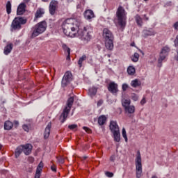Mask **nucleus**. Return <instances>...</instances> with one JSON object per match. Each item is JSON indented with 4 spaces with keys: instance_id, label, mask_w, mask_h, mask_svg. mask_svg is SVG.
Returning <instances> with one entry per match:
<instances>
[{
    "instance_id": "34",
    "label": "nucleus",
    "mask_w": 178,
    "mask_h": 178,
    "mask_svg": "<svg viewBox=\"0 0 178 178\" xmlns=\"http://www.w3.org/2000/svg\"><path fill=\"white\" fill-rule=\"evenodd\" d=\"M122 137L124 138L125 142L127 143V134H126V129L122 128Z\"/></svg>"
},
{
    "instance_id": "16",
    "label": "nucleus",
    "mask_w": 178,
    "mask_h": 178,
    "mask_svg": "<svg viewBox=\"0 0 178 178\" xmlns=\"http://www.w3.org/2000/svg\"><path fill=\"white\" fill-rule=\"evenodd\" d=\"M110 130L112 131V133H115V131H120L118 122H116L115 121H111Z\"/></svg>"
},
{
    "instance_id": "21",
    "label": "nucleus",
    "mask_w": 178,
    "mask_h": 178,
    "mask_svg": "<svg viewBox=\"0 0 178 178\" xmlns=\"http://www.w3.org/2000/svg\"><path fill=\"white\" fill-rule=\"evenodd\" d=\"M125 113H129L131 115V113H134L136 112V107L134 106H128L127 107L124 108Z\"/></svg>"
},
{
    "instance_id": "30",
    "label": "nucleus",
    "mask_w": 178,
    "mask_h": 178,
    "mask_svg": "<svg viewBox=\"0 0 178 178\" xmlns=\"http://www.w3.org/2000/svg\"><path fill=\"white\" fill-rule=\"evenodd\" d=\"M130 104H131V101H130V99H123L122 100V104L124 108H127V106H130Z\"/></svg>"
},
{
    "instance_id": "22",
    "label": "nucleus",
    "mask_w": 178,
    "mask_h": 178,
    "mask_svg": "<svg viewBox=\"0 0 178 178\" xmlns=\"http://www.w3.org/2000/svg\"><path fill=\"white\" fill-rule=\"evenodd\" d=\"M131 86L133 87V88H137V87H140V86H141V81L138 80V79L132 80L131 81Z\"/></svg>"
},
{
    "instance_id": "43",
    "label": "nucleus",
    "mask_w": 178,
    "mask_h": 178,
    "mask_svg": "<svg viewBox=\"0 0 178 178\" xmlns=\"http://www.w3.org/2000/svg\"><path fill=\"white\" fill-rule=\"evenodd\" d=\"M115 159H116V157L115 156V155L111 156V157H110V161H111V162H115Z\"/></svg>"
},
{
    "instance_id": "11",
    "label": "nucleus",
    "mask_w": 178,
    "mask_h": 178,
    "mask_svg": "<svg viewBox=\"0 0 178 178\" xmlns=\"http://www.w3.org/2000/svg\"><path fill=\"white\" fill-rule=\"evenodd\" d=\"M58 3L57 1L52 0L49 6V12L51 16H54L56 12V9H58Z\"/></svg>"
},
{
    "instance_id": "51",
    "label": "nucleus",
    "mask_w": 178,
    "mask_h": 178,
    "mask_svg": "<svg viewBox=\"0 0 178 178\" xmlns=\"http://www.w3.org/2000/svg\"><path fill=\"white\" fill-rule=\"evenodd\" d=\"M147 102L145 101V97H143L142 100L140 101L141 105H144Z\"/></svg>"
},
{
    "instance_id": "55",
    "label": "nucleus",
    "mask_w": 178,
    "mask_h": 178,
    "mask_svg": "<svg viewBox=\"0 0 178 178\" xmlns=\"http://www.w3.org/2000/svg\"><path fill=\"white\" fill-rule=\"evenodd\" d=\"M131 47H136V43L134 42L131 43Z\"/></svg>"
},
{
    "instance_id": "29",
    "label": "nucleus",
    "mask_w": 178,
    "mask_h": 178,
    "mask_svg": "<svg viewBox=\"0 0 178 178\" xmlns=\"http://www.w3.org/2000/svg\"><path fill=\"white\" fill-rule=\"evenodd\" d=\"M23 152V149L22 147V145L17 147L15 152V158H18L20 156V154Z\"/></svg>"
},
{
    "instance_id": "38",
    "label": "nucleus",
    "mask_w": 178,
    "mask_h": 178,
    "mask_svg": "<svg viewBox=\"0 0 178 178\" xmlns=\"http://www.w3.org/2000/svg\"><path fill=\"white\" fill-rule=\"evenodd\" d=\"M23 130H24V131H26L27 133H29L30 128L29 127V125L27 124H24L22 126Z\"/></svg>"
},
{
    "instance_id": "7",
    "label": "nucleus",
    "mask_w": 178,
    "mask_h": 178,
    "mask_svg": "<svg viewBox=\"0 0 178 178\" xmlns=\"http://www.w3.org/2000/svg\"><path fill=\"white\" fill-rule=\"evenodd\" d=\"M135 165L136 177L141 178V176H143V163L141 160V154L140 153V151L137 152V155L135 160Z\"/></svg>"
},
{
    "instance_id": "14",
    "label": "nucleus",
    "mask_w": 178,
    "mask_h": 178,
    "mask_svg": "<svg viewBox=\"0 0 178 178\" xmlns=\"http://www.w3.org/2000/svg\"><path fill=\"white\" fill-rule=\"evenodd\" d=\"M83 16L86 20H91V19L95 17L94 11L92 10H86L83 13Z\"/></svg>"
},
{
    "instance_id": "41",
    "label": "nucleus",
    "mask_w": 178,
    "mask_h": 178,
    "mask_svg": "<svg viewBox=\"0 0 178 178\" xmlns=\"http://www.w3.org/2000/svg\"><path fill=\"white\" fill-rule=\"evenodd\" d=\"M83 130H85V131H86V133H91V130L90 129V128L87 127H83Z\"/></svg>"
},
{
    "instance_id": "42",
    "label": "nucleus",
    "mask_w": 178,
    "mask_h": 178,
    "mask_svg": "<svg viewBox=\"0 0 178 178\" xmlns=\"http://www.w3.org/2000/svg\"><path fill=\"white\" fill-rule=\"evenodd\" d=\"M174 44L175 47H178V35L176 36L175 40H174Z\"/></svg>"
},
{
    "instance_id": "63",
    "label": "nucleus",
    "mask_w": 178,
    "mask_h": 178,
    "mask_svg": "<svg viewBox=\"0 0 178 178\" xmlns=\"http://www.w3.org/2000/svg\"><path fill=\"white\" fill-rule=\"evenodd\" d=\"M84 159H87V156H85V157H84Z\"/></svg>"
},
{
    "instance_id": "59",
    "label": "nucleus",
    "mask_w": 178,
    "mask_h": 178,
    "mask_svg": "<svg viewBox=\"0 0 178 178\" xmlns=\"http://www.w3.org/2000/svg\"><path fill=\"white\" fill-rule=\"evenodd\" d=\"M152 178H158V177H156V175H153Z\"/></svg>"
},
{
    "instance_id": "44",
    "label": "nucleus",
    "mask_w": 178,
    "mask_h": 178,
    "mask_svg": "<svg viewBox=\"0 0 178 178\" xmlns=\"http://www.w3.org/2000/svg\"><path fill=\"white\" fill-rule=\"evenodd\" d=\"M51 170H52V172H56V165H52L51 166Z\"/></svg>"
},
{
    "instance_id": "2",
    "label": "nucleus",
    "mask_w": 178,
    "mask_h": 178,
    "mask_svg": "<svg viewBox=\"0 0 178 178\" xmlns=\"http://www.w3.org/2000/svg\"><path fill=\"white\" fill-rule=\"evenodd\" d=\"M77 98L76 95L70 96L67 101V106L63 109V113L60 115V120L61 123H65L66 122V119H67V116L72 109V106H73V103L74 102V99Z\"/></svg>"
},
{
    "instance_id": "1",
    "label": "nucleus",
    "mask_w": 178,
    "mask_h": 178,
    "mask_svg": "<svg viewBox=\"0 0 178 178\" xmlns=\"http://www.w3.org/2000/svg\"><path fill=\"white\" fill-rule=\"evenodd\" d=\"M64 34L71 38L79 37L81 41L88 44L92 38V29L83 26V23L74 21L73 19H67L62 24Z\"/></svg>"
},
{
    "instance_id": "10",
    "label": "nucleus",
    "mask_w": 178,
    "mask_h": 178,
    "mask_svg": "<svg viewBox=\"0 0 178 178\" xmlns=\"http://www.w3.org/2000/svg\"><path fill=\"white\" fill-rule=\"evenodd\" d=\"M118 87L119 86L118 83L115 82H110L108 86V90L109 92L113 94V95H118V92H119Z\"/></svg>"
},
{
    "instance_id": "52",
    "label": "nucleus",
    "mask_w": 178,
    "mask_h": 178,
    "mask_svg": "<svg viewBox=\"0 0 178 178\" xmlns=\"http://www.w3.org/2000/svg\"><path fill=\"white\" fill-rule=\"evenodd\" d=\"M95 48H96L98 51H101V45H99V44H96Z\"/></svg>"
},
{
    "instance_id": "17",
    "label": "nucleus",
    "mask_w": 178,
    "mask_h": 178,
    "mask_svg": "<svg viewBox=\"0 0 178 178\" xmlns=\"http://www.w3.org/2000/svg\"><path fill=\"white\" fill-rule=\"evenodd\" d=\"M62 48L65 54H67V58H66L67 60H70V49L65 43L62 44Z\"/></svg>"
},
{
    "instance_id": "15",
    "label": "nucleus",
    "mask_w": 178,
    "mask_h": 178,
    "mask_svg": "<svg viewBox=\"0 0 178 178\" xmlns=\"http://www.w3.org/2000/svg\"><path fill=\"white\" fill-rule=\"evenodd\" d=\"M52 126V123L49 122L48 124L47 125L45 129H44V140H47L49 137V135L51 134V127Z\"/></svg>"
},
{
    "instance_id": "3",
    "label": "nucleus",
    "mask_w": 178,
    "mask_h": 178,
    "mask_svg": "<svg viewBox=\"0 0 178 178\" xmlns=\"http://www.w3.org/2000/svg\"><path fill=\"white\" fill-rule=\"evenodd\" d=\"M103 37L105 40V47L108 51H112L113 49V40L115 37L113 33L109 29L105 28L103 30Z\"/></svg>"
},
{
    "instance_id": "48",
    "label": "nucleus",
    "mask_w": 178,
    "mask_h": 178,
    "mask_svg": "<svg viewBox=\"0 0 178 178\" xmlns=\"http://www.w3.org/2000/svg\"><path fill=\"white\" fill-rule=\"evenodd\" d=\"M175 30H178V22H175L173 25Z\"/></svg>"
},
{
    "instance_id": "47",
    "label": "nucleus",
    "mask_w": 178,
    "mask_h": 178,
    "mask_svg": "<svg viewBox=\"0 0 178 178\" xmlns=\"http://www.w3.org/2000/svg\"><path fill=\"white\" fill-rule=\"evenodd\" d=\"M41 172H42V168H40L39 167H38L36 169V173L41 175Z\"/></svg>"
},
{
    "instance_id": "39",
    "label": "nucleus",
    "mask_w": 178,
    "mask_h": 178,
    "mask_svg": "<svg viewBox=\"0 0 178 178\" xmlns=\"http://www.w3.org/2000/svg\"><path fill=\"white\" fill-rule=\"evenodd\" d=\"M105 175L107 177H113V173L109 171L106 172Z\"/></svg>"
},
{
    "instance_id": "60",
    "label": "nucleus",
    "mask_w": 178,
    "mask_h": 178,
    "mask_svg": "<svg viewBox=\"0 0 178 178\" xmlns=\"http://www.w3.org/2000/svg\"><path fill=\"white\" fill-rule=\"evenodd\" d=\"M2 149V145H0V151Z\"/></svg>"
},
{
    "instance_id": "4",
    "label": "nucleus",
    "mask_w": 178,
    "mask_h": 178,
    "mask_svg": "<svg viewBox=\"0 0 178 178\" xmlns=\"http://www.w3.org/2000/svg\"><path fill=\"white\" fill-rule=\"evenodd\" d=\"M45 30H47V22L45 21L38 23L33 27L31 38H35V37H38V35H40V34H42Z\"/></svg>"
},
{
    "instance_id": "33",
    "label": "nucleus",
    "mask_w": 178,
    "mask_h": 178,
    "mask_svg": "<svg viewBox=\"0 0 178 178\" xmlns=\"http://www.w3.org/2000/svg\"><path fill=\"white\" fill-rule=\"evenodd\" d=\"M138 59H140V54H138V53H134L131 56L132 62H138Z\"/></svg>"
},
{
    "instance_id": "12",
    "label": "nucleus",
    "mask_w": 178,
    "mask_h": 178,
    "mask_svg": "<svg viewBox=\"0 0 178 178\" xmlns=\"http://www.w3.org/2000/svg\"><path fill=\"white\" fill-rule=\"evenodd\" d=\"M22 148V152L25 155H30L31 154V151H33V145L30 143H27L26 145H21Z\"/></svg>"
},
{
    "instance_id": "24",
    "label": "nucleus",
    "mask_w": 178,
    "mask_h": 178,
    "mask_svg": "<svg viewBox=\"0 0 178 178\" xmlns=\"http://www.w3.org/2000/svg\"><path fill=\"white\" fill-rule=\"evenodd\" d=\"M114 141L119 143L120 141V131H115L113 132Z\"/></svg>"
},
{
    "instance_id": "58",
    "label": "nucleus",
    "mask_w": 178,
    "mask_h": 178,
    "mask_svg": "<svg viewBox=\"0 0 178 178\" xmlns=\"http://www.w3.org/2000/svg\"><path fill=\"white\" fill-rule=\"evenodd\" d=\"M28 172H29L30 173H31L33 172V169L30 168L29 170H28Z\"/></svg>"
},
{
    "instance_id": "56",
    "label": "nucleus",
    "mask_w": 178,
    "mask_h": 178,
    "mask_svg": "<svg viewBox=\"0 0 178 178\" xmlns=\"http://www.w3.org/2000/svg\"><path fill=\"white\" fill-rule=\"evenodd\" d=\"M139 51L140 52V54H142L143 55H144V51L141 49H139Z\"/></svg>"
},
{
    "instance_id": "45",
    "label": "nucleus",
    "mask_w": 178,
    "mask_h": 178,
    "mask_svg": "<svg viewBox=\"0 0 178 178\" xmlns=\"http://www.w3.org/2000/svg\"><path fill=\"white\" fill-rule=\"evenodd\" d=\"M102 104H104V100L99 99V100L97 102V106H101V105H102Z\"/></svg>"
},
{
    "instance_id": "35",
    "label": "nucleus",
    "mask_w": 178,
    "mask_h": 178,
    "mask_svg": "<svg viewBox=\"0 0 178 178\" xmlns=\"http://www.w3.org/2000/svg\"><path fill=\"white\" fill-rule=\"evenodd\" d=\"M131 98L133 101H137L138 99V95H137L136 93H131Z\"/></svg>"
},
{
    "instance_id": "28",
    "label": "nucleus",
    "mask_w": 178,
    "mask_h": 178,
    "mask_svg": "<svg viewBox=\"0 0 178 178\" xmlns=\"http://www.w3.org/2000/svg\"><path fill=\"white\" fill-rule=\"evenodd\" d=\"M105 122H106V117L105 115H101L98 118V124L100 126H103V124H105Z\"/></svg>"
},
{
    "instance_id": "27",
    "label": "nucleus",
    "mask_w": 178,
    "mask_h": 178,
    "mask_svg": "<svg viewBox=\"0 0 178 178\" xmlns=\"http://www.w3.org/2000/svg\"><path fill=\"white\" fill-rule=\"evenodd\" d=\"M135 20L139 27H141L143 26V18L141 17V16H140V15H136L135 16Z\"/></svg>"
},
{
    "instance_id": "18",
    "label": "nucleus",
    "mask_w": 178,
    "mask_h": 178,
    "mask_svg": "<svg viewBox=\"0 0 178 178\" xmlns=\"http://www.w3.org/2000/svg\"><path fill=\"white\" fill-rule=\"evenodd\" d=\"M45 13V10L44 8H38L36 13H35V19H40V17H42L43 15Z\"/></svg>"
},
{
    "instance_id": "36",
    "label": "nucleus",
    "mask_w": 178,
    "mask_h": 178,
    "mask_svg": "<svg viewBox=\"0 0 178 178\" xmlns=\"http://www.w3.org/2000/svg\"><path fill=\"white\" fill-rule=\"evenodd\" d=\"M122 91H127V88H129V85L127 83H123L122 85Z\"/></svg>"
},
{
    "instance_id": "13",
    "label": "nucleus",
    "mask_w": 178,
    "mask_h": 178,
    "mask_svg": "<svg viewBox=\"0 0 178 178\" xmlns=\"http://www.w3.org/2000/svg\"><path fill=\"white\" fill-rule=\"evenodd\" d=\"M26 3H21L17 9V16H22V15H24L26 13Z\"/></svg>"
},
{
    "instance_id": "20",
    "label": "nucleus",
    "mask_w": 178,
    "mask_h": 178,
    "mask_svg": "<svg viewBox=\"0 0 178 178\" xmlns=\"http://www.w3.org/2000/svg\"><path fill=\"white\" fill-rule=\"evenodd\" d=\"M13 49V44L10 43L7 44L4 48V55H9L12 50Z\"/></svg>"
},
{
    "instance_id": "25",
    "label": "nucleus",
    "mask_w": 178,
    "mask_h": 178,
    "mask_svg": "<svg viewBox=\"0 0 178 178\" xmlns=\"http://www.w3.org/2000/svg\"><path fill=\"white\" fill-rule=\"evenodd\" d=\"M127 73L129 76H134L136 74V68L134 66H129L127 67Z\"/></svg>"
},
{
    "instance_id": "53",
    "label": "nucleus",
    "mask_w": 178,
    "mask_h": 178,
    "mask_svg": "<svg viewBox=\"0 0 178 178\" xmlns=\"http://www.w3.org/2000/svg\"><path fill=\"white\" fill-rule=\"evenodd\" d=\"M40 176H41V174H38V173L35 172V178H40Z\"/></svg>"
},
{
    "instance_id": "40",
    "label": "nucleus",
    "mask_w": 178,
    "mask_h": 178,
    "mask_svg": "<svg viewBox=\"0 0 178 178\" xmlns=\"http://www.w3.org/2000/svg\"><path fill=\"white\" fill-rule=\"evenodd\" d=\"M28 161L30 163H34V157L33 156H29L28 158Z\"/></svg>"
},
{
    "instance_id": "64",
    "label": "nucleus",
    "mask_w": 178,
    "mask_h": 178,
    "mask_svg": "<svg viewBox=\"0 0 178 178\" xmlns=\"http://www.w3.org/2000/svg\"><path fill=\"white\" fill-rule=\"evenodd\" d=\"M61 163H63V161H62Z\"/></svg>"
},
{
    "instance_id": "8",
    "label": "nucleus",
    "mask_w": 178,
    "mask_h": 178,
    "mask_svg": "<svg viewBox=\"0 0 178 178\" xmlns=\"http://www.w3.org/2000/svg\"><path fill=\"white\" fill-rule=\"evenodd\" d=\"M169 52H170V48L169 47L165 46L161 49V51L159 54V58L158 59V67H162V62L166 59V56L169 55Z\"/></svg>"
},
{
    "instance_id": "57",
    "label": "nucleus",
    "mask_w": 178,
    "mask_h": 178,
    "mask_svg": "<svg viewBox=\"0 0 178 178\" xmlns=\"http://www.w3.org/2000/svg\"><path fill=\"white\" fill-rule=\"evenodd\" d=\"M24 2H26V3H29V2H30V0H24Z\"/></svg>"
},
{
    "instance_id": "9",
    "label": "nucleus",
    "mask_w": 178,
    "mask_h": 178,
    "mask_svg": "<svg viewBox=\"0 0 178 178\" xmlns=\"http://www.w3.org/2000/svg\"><path fill=\"white\" fill-rule=\"evenodd\" d=\"M73 80V75L72 74V72H66L63 77L62 81H61V86L63 88L65 87H67L70 83H72Z\"/></svg>"
},
{
    "instance_id": "62",
    "label": "nucleus",
    "mask_w": 178,
    "mask_h": 178,
    "mask_svg": "<svg viewBox=\"0 0 178 178\" xmlns=\"http://www.w3.org/2000/svg\"><path fill=\"white\" fill-rule=\"evenodd\" d=\"M1 84L4 85L5 83L3 81H1Z\"/></svg>"
},
{
    "instance_id": "19",
    "label": "nucleus",
    "mask_w": 178,
    "mask_h": 178,
    "mask_svg": "<svg viewBox=\"0 0 178 178\" xmlns=\"http://www.w3.org/2000/svg\"><path fill=\"white\" fill-rule=\"evenodd\" d=\"M97 91H98V88L92 86V88H90L88 90V95L91 98H94V96L97 95Z\"/></svg>"
},
{
    "instance_id": "23",
    "label": "nucleus",
    "mask_w": 178,
    "mask_h": 178,
    "mask_svg": "<svg viewBox=\"0 0 178 178\" xmlns=\"http://www.w3.org/2000/svg\"><path fill=\"white\" fill-rule=\"evenodd\" d=\"M13 127V122L7 120L4 122V130H12Z\"/></svg>"
},
{
    "instance_id": "32",
    "label": "nucleus",
    "mask_w": 178,
    "mask_h": 178,
    "mask_svg": "<svg viewBox=\"0 0 178 178\" xmlns=\"http://www.w3.org/2000/svg\"><path fill=\"white\" fill-rule=\"evenodd\" d=\"M6 12L8 15H10V13H12V3L10 1H8L6 3Z\"/></svg>"
},
{
    "instance_id": "50",
    "label": "nucleus",
    "mask_w": 178,
    "mask_h": 178,
    "mask_svg": "<svg viewBox=\"0 0 178 178\" xmlns=\"http://www.w3.org/2000/svg\"><path fill=\"white\" fill-rule=\"evenodd\" d=\"M143 19L145 20L146 22H148L149 20V17H147V15H143Z\"/></svg>"
},
{
    "instance_id": "6",
    "label": "nucleus",
    "mask_w": 178,
    "mask_h": 178,
    "mask_svg": "<svg viewBox=\"0 0 178 178\" xmlns=\"http://www.w3.org/2000/svg\"><path fill=\"white\" fill-rule=\"evenodd\" d=\"M27 23V19L23 17H16L11 24V31H16V30H20L23 24Z\"/></svg>"
},
{
    "instance_id": "5",
    "label": "nucleus",
    "mask_w": 178,
    "mask_h": 178,
    "mask_svg": "<svg viewBox=\"0 0 178 178\" xmlns=\"http://www.w3.org/2000/svg\"><path fill=\"white\" fill-rule=\"evenodd\" d=\"M124 12V8H123V7L121 6L118 7L116 12L118 24L120 26L121 29H124L126 27V14Z\"/></svg>"
},
{
    "instance_id": "46",
    "label": "nucleus",
    "mask_w": 178,
    "mask_h": 178,
    "mask_svg": "<svg viewBox=\"0 0 178 178\" xmlns=\"http://www.w3.org/2000/svg\"><path fill=\"white\" fill-rule=\"evenodd\" d=\"M38 168H40V169H42L44 168V163L42 161H40V163L38 165Z\"/></svg>"
},
{
    "instance_id": "49",
    "label": "nucleus",
    "mask_w": 178,
    "mask_h": 178,
    "mask_svg": "<svg viewBox=\"0 0 178 178\" xmlns=\"http://www.w3.org/2000/svg\"><path fill=\"white\" fill-rule=\"evenodd\" d=\"M14 126H15V127H19V121L15 120L14 121Z\"/></svg>"
},
{
    "instance_id": "54",
    "label": "nucleus",
    "mask_w": 178,
    "mask_h": 178,
    "mask_svg": "<svg viewBox=\"0 0 178 178\" xmlns=\"http://www.w3.org/2000/svg\"><path fill=\"white\" fill-rule=\"evenodd\" d=\"M76 8H78V9H81V4H78V5L76 6Z\"/></svg>"
},
{
    "instance_id": "37",
    "label": "nucleus",
    "mask_w": 178,
    "mask_h": 178,
    "mask_svg": "<svg viewBox=\"0 0 178 178\" xmlns=\"http://www.w3.org/2000/svg\"><path fill=\"white\" fill-rule=\"evenodd\" d=\"M68 129H70V130H74V129H77V124H73L69 125Z\"/></svg>"
},
{
    "instance_id": "31",
    "label": "nucleus",
    "mask_w": 178,
    "mask_h": 178,
    "mask_svg": "<svg viewBox=\"0 0 178 178\" xmlns=\"http://www.w3.org/2000/svg\"><path fill=\"white\" fill-rule=\"evenodd\" d=\"M86 59H87V56H86V54H83L78 60V65L79 66V67H83V63L84 62V60H86Z\"/></svg>"
},
{
    "instance_id": "61",
    "label": "nucleus",
    "mask_w": 178,
    "mask_h": 178,
    "mask_svg": "<svg viewBox=\"0 0 178 178\" xmlns=\"http://www.w3.org/2000/svg\"><path fill=\"white\" fill-rule=\"evenodd\" d=\"M43 2H48V0H42Z\"/></svg>"
},
{
    "instance_id": "26",
    "label": "nucleus",
    "mask_w": 178,
    "mask_h": 178,
    "mask_svg": "<svg viewBox=\"0 0 178 178\" xmlns=\"http://www.w3.org/2000/svg\"><path fill=\"white\" fill-rule=\"evenodd\" d=\"M143 33L145 37H148L149 35H154L155 34V31L152 29L144 30Z\"/></svg>"
}]
</instances>
